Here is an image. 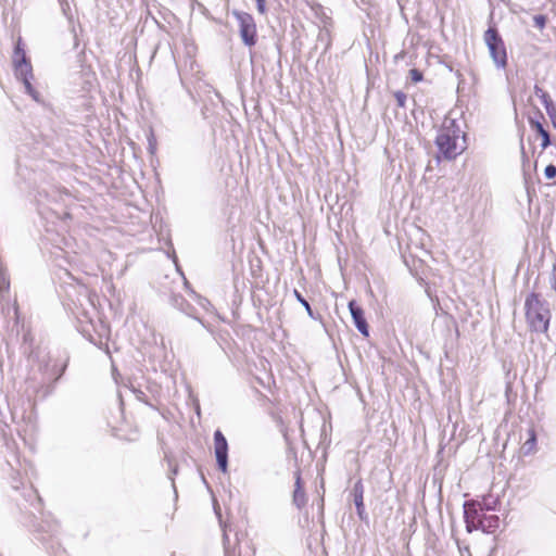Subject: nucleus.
Returning a JSON list of instances; mask_svg holds the SVG:
<instances>
[{
  "label": "nucleus",
  "mask_w": 556,
  "mask_h": 556,
  "mask_svg": "<svg viewBox=\"0 0 556 556\" xmlns=\"http://www.w3.org/2000/svg\"><path fill=\"white\" fill-rule=\"evenodd\" d=\"M445 66L448 68L450 72H454V67H453L452 62L445 63Z\"/></svg>",
  "instance_id": "nucleus-43"
},
{
  "label": "nucleus",
  "mask_w": 556,
  "mask_h": 556,
  "mask_svg": "<svg viewBox=\"0 0 556 556\" xmlns=\"http://www.w3.org/2000/svg\"><path fill=\"white\" fill-rule=\"evenodd\" d=\"M544 176L546 179H554L556 177V165L552 163L546 165L544 168Z\"/></svg>",
  "instance_id": "nucleus-27"
},
{
  "label": "nucleus",
  "mask_w": 556,
  "mask_h": 556,
  "mask_svg": "<svg viewBox=\"0 0 556 556\" xmlns=\"http://www.w3.org/2000/svg\"><path fill=\"white\" fill-rule=\"evenodd\" d=\"M3 289H9V282H7L4 278H0V291Z\"/></svg>",
  "instance_id": "nucleus-38"
},
{
  "label": "nucleus",
  "mask_w": 556,
  "mask_h": 556,
  "mask_svg": "<svg viewBox=\"0 0 556 556\" xmlns=\"http://www.w3.org/2000/svg\"><path fill=\"white\" fill-rule=\"evenodd\" d=\"M547 21L548 18L545 14H536L533 16L534 26L539 29L545 28Z\"/></svg>",
  "instance_id": "nucleus-23"
},
{
  "label": "nucleus",
  "mask_w": 556,
  "mask_h": 556,
  "mask_svg": "<svg viewBox=\"0 0 556 556\" xmlns=\"http://www.w3.org/2000/svg\"><path fill=\"white\" fill-rule=\"evenodd\" d=\"M455 75H456V76H457V78L459 79L458 85H460V84L464 81V78H463V75H462V73L459 72V70H456V71H455Z\"/></svg>",
  "instance_id": "nucleus-41"
},
{
  "label": "nucleus",
  "mask_w": 556,
  "mask_h": 556,
  "mask_svg": "<svg viewBox=\"0 0 556 556\" xmlns=\"http://www.w3.org/2000/svg\"><path fill=\"white\" fill-rule=\"evenodd\" d=\"M409 77L413 83L417 84L424 80V74L418 68H412L409 70Z\"/></svg>",
  "instance_id": "nucleus-26"
},
{
  "label": "nucleus",
  "mask_w": 556,
  "mask_h": 556,
  "mask_svg": "<svg viewBox=\"0 0 556 556\" xmlns=\"http://www.w3.org/2000/svg\"><path fill=\"white\" fill-rule=\"evenodd\" d=\"M214 454L217 468L226 473L228 471V442L219 429L214 432Z\"/></svg>",
  "instance_id": "nucleus-6"
},
{
  "label": "nucleus",
  "mask_w": 556,
  "mask_h": 556,
  "mask_svg": "<svg viewBox=\"0 0 556 556\" xmlns=\"http://www.w3.org/2000/svg\"><path fill=\"white\" fill-rule=\"evenodd\" d=\"M169 304L189 317L197 319L202 324V319L197 316V308L190 304L181 294L172 293L169 295Z\"/></svg>",
  "instance_id": "nucleus-10"
},
{
  "label": "nucleus",
  "mask_w": 556,
  "mask_h": 556,
  "mask_svg": "<svg viewBox=\"0 0 556 556\" xmlns=\"http://www.w3.org/2000/svg\"><path fill=\"white\" fill-rule=\"evenodd\" d=\"M232 15L238 22L242 43L248 48L254 47L257 42V30L254 17L250 13L239 10H233Z\"/></svg>",
  "instance_id": "nucleus-3"
},
{
  "label": "nucleus",
  "mask_w": 556,
  "mask_h": 556,
  "mask_svg": "<svg viewBox=\"0 0 556 556\" xmlns=\"http://www.w3.org/2000/svg\"><path fill=\"white\" fill-rule=\"evenodd\" d=\"M528 117L540 118L542 123L545 121L544 114L538 106L534 108V115H529Z\"/></svg>",
  "instance_id": "nucleus-31"
},
{
  "label": "nucleus",
  "mask_w": 556,
  "mask_h": 556,
  "mask_svg": "<svg viewBox=\"0 0 556 556\" xmlns=\"http://www.w3.org/2000/svg\"><path fill=\"white\" fill-rule=\"evenodd\" d=\"M451 324H452V327L454 328L455 338L457 340L459 338V334H460L459 333V329H458V324H457V321L454 318L451 319Z\"/></svg>",
  "instance_id": "nucleus-36"
},
{
  "label": "nucleus",
  "mask_w": 556,
  "mask_h": 556,
  "mask_svg": "<svg viewBox=\"0 0 556 556\" xmlns=\"http://www.w3.org/2000/svg\"><path fill=\"white\" fill-rule=\"evenodd\" d=\"M526 319L531 330L545 333L551 321L549 303L540 293L530 292L525 301Z\"/></svg>",
  "instance_id": "nucleus-1"
},
{
  "label": "nucleus",
  "mask_w": 556,
  "mask_h": 556,
  "mask_svg": "<svg viewBox=\"0 0 556 556\" xmlns=\"http://www.w3.org/2000/svg\"><path fill=\"white\" fill-rule=\"evenodd\" d=\"M29 496H34L35 497L36 503L38 505L37 510L40 511V506H41V502H42L41 497L37 494V492L35 490H30L29 491Z\"/></svg>",
  "instance_id": "nucleus-32"
},
{
  "label": "nucleus",
  "mask_w": 556,
  "mask_h": 556,
  "mask_svg": "<svg viewBox=\"0 0 556 556\" xmlns=\"http://www.w3.org/2000/svg\"><path fill=\"white\" fill-rule=\"evenodd\" d=\"M202 480H203V482H204L205 484H207L206 479L204 478V476H202Z\"/></svg>",
  "instance_id": "nucleus-45"
},
{
  "label": "nucleus",
  "mask_w": 556,
  "mask_h": 556,
  "mask_svg": "<svg viewBox=\"0 0 556 556\" xmlns=\"http://www.w3.org/2000/svg\"><path fill=\"white\" fill-rule=\"evenodd\" d=\"M73 31H75L74 28H73ZM73 38H74V48H77L78 47V38H77V34L76 33H74Z\"/></svg>",
  "instance_id": "nucleus-42"
},
{
  "label": "nucleus",
  "mask_w": 556,
  "mask_h": 556,
  "mask_svg": "<svg viewBox=\"0 0 556 556\" xmlns=\"http://www.w3.org/2000/svg\"><path fill=\"white\" fill-rule=\"evenodd\" d=\"M36 531L38 533H47L52 538L59 531V526L56 522L41 521L36 527Z\"/></svg>",
  "instance_id": "nucleus-19"
},
{
  "label": "nucleus",
  "mask_w": 556,
  "mask_h": 556,
  "mask_svg": "<svg viewBox=\"0 0 556 556\" xmlns=\"http://www.w3.org/2000/svg\"><path fill=\"white\" fill-rule=\"evenodd\" d=\"M528 123H529L531 129L534 130L541 137L542 150H545L549 146H552L551 134L547 129H545V127L543 126V123L540 121V118L528 117Z\"/></svg>",
  "instance_id": "nucleus-11"
},
{
  "label": "nucleus",
  "mask_w": 556,
  "mask_h": 556,
  "mask_svg": "<svg viewBox=\"0 0 556 556\" xmlns=\"http://www.w3.org/2000/svg\"><path fill=\"white\" fill-rule=\"evenodd\" d=\"M132 393L136 395L137 400L144 403L149 407L156 409V407L152 403L149 402L147 395L141 390L132 388Z\"/></svg>",
  "instance_id": "nucleus-24"
},
{
  "label": "nucleus",
  "mask_w": 556,
  "mask_h": 556,
  "mask_svg": "<svg viewBox=\"0 0 556 556\" xmlns=\"http://www.w3.org/2000/svg\"><path fill=\"white\" fill-rule=\"evenodd\" d=\"M549 283L551 288L556 292V265L553 266Z\"/></svg>",
  "instance_id": "nucleus-30"
},
{
  "label": "nucleus",
  "mask_w": 556,
  "mask_h": 556,
  "mask_svg": "<svg viewBox=\"0 0 556 556\" xmlns=\"http://www.w3.org/2000/svg\"><path fill=\"white\" fill-rule=\"evenodd\" d=\"M442 130H444L445 132H450V134L454 132L455 137H457V138H459V134L462 132L460 127H459L458 123L456 122V119H451L450 124L447 126H445Z\"/></svg>",
  "instance_id": "nucleus-22"
},
{
  "label": "nucleus",
  "mask_w": 556,
  "mask_h": 556,
  "mask_svg": "<svg viewBox=\"0 0 556 556\" xmlns=\"http://www.w3.org/2000/svg\"><path fill=\"white\" fill-rule=\"evenodd\" d=\"M541 102L544 105L553 126L556 128V105L548 93H542Z\"/></svg>",
  "instance_id": "nucleus-15"
},
{
  "label": "nucleus",
  "mask_w": 556,
  "mask_h": 556,
  "mask_svg": "<svg viewBox=\"0 0 556 556\" xmlns=\"http://www.w3.org/2000/svg\"><path fill=\"white\" fill-rule=\"evenodd\" d=\"M463 508L464 521L468 533L478 530V525H480L485 513L495 510L493 506H482V504L476 500L465 501Z\"/></svg>",
  "instance_id": "nucleus-4"
},
{
  "label": "nucleus",
  "mask_w": 556,
  "mask_h": 556,
  "mask_svg": "<svg viewBox=\"0 0 556 556\" xmlns=\"http://www.w3.org/2000/svg\"><path fill=\"white\" fill-rule=\"evenodd\" d=\"M39 540H41L42 542L46 541V538L45 536H41V538H38Z\"/></svg>",
  "instance_id": "nucleus-46"
},
{
  "label": "nucleus",
  "mask_w": 556,
  "mask_h": 556,
  "mask_svg": "<svg viewBox=\"0 0 556 556\" xmlns=\"http://www.w3.org/2000/svg\"><path fill=\"white\" fill-rule=\"evenodd\" d=\"M457 137H455L454 132H445L441 130L437 138L435 144L438 147L439 152L442 154L443 159L446 161H453L459 155L465 148H462L457 151Z\"/></svg>",
  "instance_id": "nucleus-5"
},
{
  "label": "nucleus",
  "mask_w": 556,
  "mask_h": 556,
  "mask_svg": "<svg viewBox=\"0 0 556 556\" xmlns=\"http://www.w3.org/2000/svg\"><path fill=\"white\" fill-rule=\"evenodd\" d=\"M256 9L258 11L260 14H265L266 13V1H258L256 2Z\"/></svg>",
  "instance_id": "nucleus-33"
},
{
  "label": "nucleus",
  "mask_w": 556,
  "mask_h": 556,
  "mask_svg": "<svg viewBox=\"0 0 556 556\" xmlns=\"http://www.w3.org/2000/svg\"><path fill=\"white\" fill-rule=\"evenodd\" d=\"M170 473H172V475L169 476V479H170L172 481H174V476L178 473V466H177V465H175V466L170 469Z\"/></svg>",
  "instance_id": "nucleus-39"
},
{
  "label": "nucleus",
  "mask_w": 556,
  "mask_h": 556,
  "mask_svg": "<svg viewBox=\"0 0 556 556\" xmlns=\"http://www.w3.org/2000/svg\"><path fill=\"white\" fill-rule=\"evenodd\" d=\"M520 150H521V157H522L523 176H525V180L527 181V177L529 175L527 172V166H529V159H528L526 150H525L523 134H521V136H520Z\"/></svg>",
  "instance_id": "nucleus-21"
},
{
  "label": "nucleus",
  "mask_w": 556,
  "mask_h": 556,
  "mask_svg": "<svg viewBox=\"0 0 556 556\" xmlns=\"http://www.w3.org/2000/svg\"><path fill=\"white\" fill-rule=\"evenodd\" d=\"M364 484L362 478H359L353 485L351 495L353 497L354 505L364 503Z\"/></svg>",
  "instance_id": "nucleus-18"
},
{
  "label": "nucleus",
  "mask_w": 556,
  "mask_h": 556,
  "mask_svg": "<svg viewBox=\"0 0 556 556\" xmlns=\"http://www.w3.org/2000/svg\"><path fill=\"white\" fill-rule=\"evenodd\" d=\"M195 295H197V298H198V303H199L202 307L206 308V305H210V304H211V303H210V301H208L206 298L201 296V295H199V294H195Z\"/></svg>",
  "instance_id": "nucleus-34"
},
{
  "label": "nucleus",
  "mask_w": 556,
  "mask_h": 556,
  "mask_svg": "<svg viewBox=\"0 0 556 556\" xmlns=\"http://www.w3.org/2000/svg\"><path fill=\"white\" fill-rule=\"evenodd\" d=\"M480 503L482 504V506H493L496 509L495 505L498 503V501L495 500L492 503L483 501V502H480Z\"/></svg>",
  "instance_id": "nucleus-40"
},
{
  "label": "nucleus",
  "mask_w": 556,
  "mask_h": 556,
  "mask_svg": "<svg viewBox=\"0 0 556 556\" xmlns=\"http://www.w3.org/2000/svg\"><path fill=\"white\" fill-rule=\"evenodd\" d=\"M394 98L399 108H405L407 100L405 92L397 90L394 92Z\"/></svg>",
  "instance_id": "nucleus-25"
},
{
  "label": "nucleus",
  "mask_w": 556,
  "mask_h": 556,
  "mask_svg": "<svg viewBox=\"0 0 556 556\" xmlns=\"http://www.w3.org/2000/svg\"><path fill=\"white\" fill-rule=\"evenodd\" d=\"M15 77L23 83L25 92L29 94L36 102H40V93L34 88L30 81L34 78L33 70L29 73L15 75Z\"/></svg>",
  "instance_id": "nucleus-14"
},
{
  "label": "nucleus",
  "mask_w": 556,
  "mask_h": 556,
  "mask_svg": "<svg viewBox=\"0 0 556 556\" xmlns=\"http://www.w3.org/2000/svg\"><path fill=\"white\" fill-rule=\"evenodd\" d=\"M320 509L321 510L324 509V496H321V498H320Z\"/></svg>",
  "instance_id": "nucleus-44"
},
{
  "label": "nucleus",
  "mask_w": 556,
  "mask_h": 556,
  "mask_svg": "<svg viewBox=\"0 0 556 556\" xmlns=\"http://www.w3.org/2000/svg\"><path fill=\"white\" fill-rule=\"evenodd\" d=\"M13 67L14 75H22L23 73H29L33 70L29 58L26 55L24 46L21 38L14 45L13 51Z\"/></svg>",
  "instance_id": "nucleus-7"
},
{
  "label": "nucleus",
  "mask_w": 556,
  "mask_h": 556,
  "mask_svg": "<svg viewBox=\"0 0 556 556\" xmlns=\"http://www.w3.org/2000/svg\"><path fill=\"white\" fill-rule=\"evenodd\" d=\"M61 2L62 11L65 15H68V11L71 10L70 4L66 0H59Z\"/></svg>",
  "instance_id": "nucleus-35"
},
{
  "label": "nucleus",
  "mask_w": 556,
  "mask_h": 556,
  "mask_svg": "<svg viewBox=\"0 0 556 556\" xmlns=\"http://www.w3.org/2000/svg\"><path fill=\"white\" fill-rule=\"evenodd\" d=\"M148 142H149L148 150L151 154H153L156 150V139H155L152 130L150 131V134L148 136Z\"/></svg>",
  "instance_id": "nucleus-29"
},
{
  "label": "nucleus",
  "mask_w": 556,
  "mask_h": 556,
  "mask_svg": "<svg viewBox=\"0 0 556 556\" xmlns=\"http://www.w3.org/2000/svg\"><path fill=\"white\" fill-rule=\"evenodd\" d=\"M355 508H356V514H357L358 518L362 521H366L368 519V515L366 513L364 503L355 505Z\"/></svg>",
  "instance_id": "nucleus-28"
},
{
  "label": "nucleus",
  "mask_w": 556,
  "mask_h": 556,
  "mask_svg": "<svg viewBox=\"0 0 556 556\" xmlns=\"http://www.w3.org/2000/svg\"><path fill=\"white\" fill-rule=\"evenodd\" d=\"M348 307L355 328L359 331L362 336L368 338L369 325L365 317L364 308L356 302V300H351L348 304Z\"/></svg>",
  "instance_id": "nucleus-8"
},
{
  "label": "nucleus",
  "mask_w": 556,
  "mask_h": 556,
  "mask_svg": "<svg viewBox=\"0 0 556 556\" xmlns=\"http://www.w3.org/2000/svg\"><path fill=\"white\" fill-rule=\"evenodd\" d=\"M483 38L495 66L497 68H505L508 64L507 51L496 26H489L484 31Z\"/></svg>",
  "instance_id": "nucleus-2"
},
{
  "label": "nucleus",
  "mask_w": 556,
  "mask_h": 556,
  "mask_svg": "<svg viewBox=\"0 0 556 556\" xmlns=\"http://www.w3.org/2000/svg\"><path fill=\"white\" fill-rule=\"evenodd\" d=\"M538 435L533 426L526 429L525 442L520 447L522 455L528 456L536 452Z\"/></svg>",
  "instance_id": "nucleus-12"
},
{
  "label": "nucleus",
  "mask_w": 556,
  "mask_h": 556,
  "mask_svg": "<svg viewBox=\"0 0 556 556\" xmlns=\"http://www.w3.org/2000/svg\"><path fill=\"white\" fill-rule=\"evenodd\" d=\"M223 544H224L225 556H240V552L237 553L236 548H231L229 546V538L227 535L225 528H224V533H223Z\"/></svg>",
  "instance_id": "nucleus-20"
},
{
  "label": "nucleus",
  "mask_w": 556,
  "mask_h": 556,
  "mask_svg": "<svg viewBox=\"0 0 556 556\" xmlns=\"http://www.w3.org/2000/svg\"><path fill=\"white\" fill-rule=\"evenodd\" d=\"M533 90H534L535 96H538L540 99L542 97V93H547L539 85H534Z\"/></svg>",
  "instance_id": "nucleus-37"
},
{
  "label": "nucleus",
  "mask_w": 556,
  "mask_h": 556,
  "mask_svg": "<svg viewBox=\"0 0 556 556\" xmlns=\"http://www.w3.org/2000/svg\"><path fill=\"white\" fill-rule=\"evenodd\" d=\"M331 41V33L326 26H324L323 28L319 29V33L317 35V42L324 45L323 54H326L327 51L330 49Z\"/></svg>",
  "instance_id": "nucleus-17"
},
{
  "label": "nucleus",
  "mask_w": 556,
  "mask_h": 556,
  "mask_svg": "<svg viewBox=\"0 0 556 556\" xmlns=\"http://www.w3.org/2000/svg\"><path fill=\"white\" fill-rule=\"evenodd\" d=\"M500 522L501 519L497 515H488L485 513L480 525H478V530H481L488 534H492L498 529Z\"/></svg>",
  "instance_id": "nucleus-13"
},
{
  "label": "nucleus",
  "mask_w": 556,
  "mask_h": 556,
  "mask_svg": "<svg viewBox=\"0 0 556 556\" xmlns=\"http://www.w3.org/2000/svg\"><path fill=\"white\" fill-rule=\"evenodd\" d=\"M292 503L299 509H302L307 504V495L304 489V481L302 479L300 468L294 471V490L292 494Z\"/></svg>",
  "instance_id": "nucleus-9"
},
{
  "label": "nucleus",
  "mask_w": 556,
  "mask_h": 556,
  "mask_svg": "<svg viewBox=\"0 0 556 556\" xmlns=\"http://www.w3.org/2000/svg\"><path fill=\"white\" fill-rule=\"evenodd\" d=\"M293 294L296 299V301L305 308L307 315L314 319V320H317V319H321V316L320 314H315V312L313 311L311 304L308 303V301L302 295V293L300 291H298L296 289H294L293 291Z\"/></svg>",
  "instance_id": "nucleus-16"
}]
</instances>
